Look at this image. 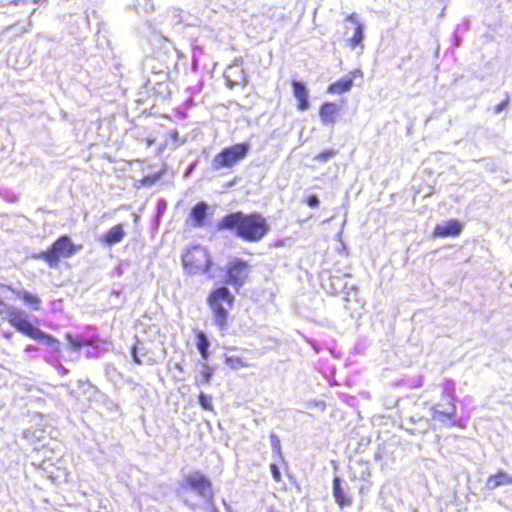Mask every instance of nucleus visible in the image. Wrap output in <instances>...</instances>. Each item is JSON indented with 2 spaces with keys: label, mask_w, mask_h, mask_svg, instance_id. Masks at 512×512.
Masks as SVG:
<instances>
[{
  "label": "nucleus",
  "mask_w": 512,
  "mask_h": 512,
  "mask_svg": "<svg viewBox=\"0 0 512 512\" xmlns=\"http://www.w3.org/2000/svg\"><path fill=\"white\" fill-rule=\"evenodd\" d=\"M363 72L360 69H354L348 73L345 77L332 82L327 87V93L332 95H341L348 92L353 86V80L355 78H362Z\"/></svg>",
  "instance_id": "nucleus-9"
},
{
  "label": "nucleus",
  "mask_w": 512,
  "mask_h": 512,
  "mask_svg": "<svg viewBox=\"0 0 512 512\" xmlns=\"http://www.w3.org/2000/svg\"><path fill=\"white\" fill-rule=\"evenodd\" d=\"M207 304L211 310L214 324L224 332L231 321L230 310L234 306L235 297L225 286L213 289L207 296Z\"/></svg>",
  "instance_id": "nucleus-3"
},
{
  "label": "nucleus",
  "mask_w": 512,
  "mask_h": 512,
  "mask_svg": "<svg viewBox=\"0 0 512 512\" xmlns=\"http://www.w3.org/2000/svg\"><path fill=\"white\" fill-rule=\"evenodd\" d=\"M250 149L248 142L236 143L229 147L223 148L217 153L212 161V168L214 170H221L224 168L231 169L246 158Z\"/></svg>",
  "instance_id": "nucleus-5"
},
{
  "label": "nucleus",
  "mask_w": 512,
  "mask_h": 512,
  "mask_svg": "<svg viewBox=\"0 0 512 512\" xmlns=\"http://www.w3.org/2000/svg\"><path fill=\"white\" fill-rule=\"evenodd\" d=\"M171 136L176 139L177 136H178V132L176 130H174L172 133H171Z\"/></svg>",
  "instance_id": "nucleus-31"
},
{
  "label": "nucleus",
  "mask_w": 512,
  "mask_h": 512,
  "mask_svg": "<svg viewBox=\"0 0 512 512\" xmlns=\"http://www.w3.org/2000/svg\"><path fill=\"white\" fill-rule=\"evenodd\" d=\"M293 96L297 99V109L305 111L310 107L308 90L304 83L292 80L291 81Z\"/></svg>",
  "instance_id": "nucleus-14"
},
{
  "label": "nucleus",
  "mask_w": 512,
  "mask_h": 512,
  "mask_svg": "<svg viewBox=\"0 0 512 512\" xmlns=\"http://www.w3.org/2000/svg\"><path fill=\"white\" fill-rule=\"evenodd\" d=\"M81 249L82 244L74 243L68 235H61L46 250L39 251L32 257L44 261L50 268L57 269L62 259L74 256Z\"/></svg>",
  "instance_id": "nucleus-4"
},
{
  "label": "nucleus",
  "mask_w": 512,
  "mask_h": 512,
  "mask_svg": "<svg viewBox=\"0 0 512 512\" xmlns=\"http://www.w3.org/2000/svg\"><path fill=\"white\" fill-rule=\"evenodd\" d=\"M224 361L225 364L232 369L247 368L250 366L243 357L235 355L227 356Z\"/></svg>",
  "instance_id": "nucleus-22"
},
{
  "label": "nucleus",
  "mask_w": 512,
  "mask_h": 512,
  "mask_svg": "<svg viewBox=\"0 0 512 512\" xmlns=\"http://www.w3.org/2000/svg\"><path fill=\"white\" fill-rule=\"evenodd\" d=\"M341 107L334 102H324L319 107V117L324 125H334L340 115Z\"/></svg>",
  "instance_id": "nucleus-11"
},
{
  "label": "nucleus",
  "mask_w": 512,
  "mask_h": 512,
  "mask_svg": "<svg viewBox=\"0 0 512 512\" xmlns=\"http://www.w3.org/2000/svg\"><path fill=\"white\" fill-rule=\"evenodd\" d=\"M507 104H508V101H507V100H505V101L501 102V103L496 107L495 111H496V112L501 111L503 108H505V107L507 106Z\"/></svg>",
  "instance_id": "nucleus-30"
},
{
  "label": "nucleus",
  "mask_w": 512,
  "mask_h": 512,
  "mask_svg": "<svg viewBox=\"0 0 512 512\" xmlns=\"http://www.w3.org/2000/svg\"><path fill=\"white\" fill-rule=\"evenodd\" d=\"M345 20L350 21L355 25L353 36L347 40V43L351 48H356L362 44L364 38L363 25L359 22L357 16L354 13L346 16Z\"/></svg>",
  "instance_id": "nucleus-15"
},
{
  "label": "nucleus",
  "mask_w": 512,
  "mask_h": 512,
  "mask_svg": "<svg viewBox=\"0 0 512 512\" xmlns=\"http://www.w3.org/2000/svg\"><path fill=\"white\" fill-rule=\"evenodd\" d=\"M131 353H132V357H133L134 362H135L136 364H139V365H140V364H142L141 359H140V358L138 357V355H137V347H136V346H133V347L131 348Z\"/></svg>",
  "instance_id": "nucleus-29"
},
{
  "label": "nucleus",
  "mask_w": 512,
  "mask_h": 512,
  "mask_svg": "<svg viewBox=\"0 0 512 512\" xmlns=\"http://www.w3.org/2000/svg\"><path fill=\"white\" fill-rule=\"evenodd\" d=\"M456 412V406L451 399H446L445 403H437L432 408V417L435 420H451Z\"/></svg>",
  "instance_id": "nucleus-13"
},
{
  "label": "nucleus",
  "mask_w": 512,
  "mask_h": 512,
  "mask_svg": "<svg viewBox=\"0 0 512 512\" xmlns=\"http://www.w3.org/2000/svg\"><path fill=\"white\" fill-rule=\"evenodd\" d=\"M0 313L6 314V319L11 326L23 335L38 341H44L51 346L56 352L60 351V341L54 336L41 331L39 328L33 326L26 318V314L19 308L13 306H5L3 300L0 298Z\"/></svg>",
  "instance_id": "nucleus-2"
},
{
  "label": "nucleus",
  "mask_w": 512,
  "mask_h": 512,
  "mask_svg": "<svg viewBox=\"0 0 512 512\" xmlns=\"http://www.w3.org/2000/svg\"><path fill=\"white\" fill-rule=\"evenodd\" d=\"M306 204L311 208H317L319 206V199L316 195H311L305 200Z\"/></svg>",
  "instance_id": "nucleus-28"
},
{
  "label": "nucleus",
  "mask_w": 512,
  "mask_h": 512,
  "mask_svg": "<svg viewBox=\"0 0 512 512\" xmlns=\"http://www.w3.org/2000/svg\"><path fill=\"white\" fill-rule=\"evenodd\" d=\"M182 264L189 274L209 272L212 266L209 253L201 246L194 245L182 256Z\"/></svg>",
  "instance_id": "nucleus-6"
},
{
  "label": "nucleus",
  "mask_w": 512,
  "mask_h": 512,
  "mask_svg": "<svg viewBox=\"0 0 512 512\" xmlns=\"http://www.w3.org/2000/svg\"><path fill=\"white\" fill-rule=\"evenodd\" d=\"M271 441H272V447H273L274 453L279 458H282L283 456H282L281 445H280L279 439L275 435H272L271 436Z\"/></svg>",
  "instance_id": "nucleus-25"
},
{
  "label": "nucleus",
  "mask_w": 512,
  "mask_h": 512,
  "mask_svg": "<svg viewBox=\"0 0 512 512\" xmlns=\"http://www.w3.org/2000/svg\"><path fill=\"white\" fill-rule=\"evenodd\" d=\"M209 206L204 201L197 202L190 210L186 222L192 228H202L207 223Z\"/></svg>",
  "instance_id": "nucleus-10"
},
{
  "label": "nucleus",
  "mask_w": 512,
  "mask_h": 512,
  "mask_svg": "<svg viewBox=\"0 0 512 512\" xmlns=\"http://www.w3.org/2000/svg\"><path fill=\"white\" fill-rule=\"evenodd\" d=\"M337 153L336 150L334 149H328V150H325V151H322L320 153H318L315 157H314V160L318 161V162H325L327 161L328 159H330L331 157L335 156Z\"/></svg>",
  "instance_id": "nucleus-24"
},
{
  "label": "nucleus",
  "mask_w": 512,
  "mask_h": 512,
  "mask_svg": "<svg viewBox=\"0 0 512 512\" xmlns=\"http://www.w3.org/2000/svg\"><path fill=\"white\" fill-rule=\"evenodd\" d=\"M333 496L336 503L341 507L348 506L352 503V497L349 496L341 487V481L338 477L333 479Z\"/></svg>",
  "instance_id": "nucleus-17"
},
{
  "label": "nucleus",
  "mask_w": 512,
  "mask_h": 512,
  "mask_svg": "<svg viewBox=\"0 0 512 512\" xmlns=\"http://www.w3.org/2000/svg\"><path fill=\"white\" fill-rule=\"evenodd\" d=\"M270 470H271L273 479L276 482H281L282 476H281V473H280V470H279L278 466L276 464L272 463V464H270Z\"/></svg>",
  "instance_id": "nucleus-27"
},
{
  "label": "nucleus",
  "mask_w": 512,
  "mask_h": 512,
  "mask_svg": "<svg viewBox=\"0 0 512 512\" xmlns=\"http://www.w3.org/2000/svg\"><path fill=\"white\" fill-rule=\"evenodd\" d=\"M196 346L201 354L203 359H207L209 357V340L203 331L196 332Z\"/></svg>",
  "instance_id": "nucleus-21"
},
{
  "label": "nucleus",
  "mask_w": 512,
  "mask_h": 512,
  "mask_svg": "<svg viewBox=\"0 0 512 512\" xmlns=\"http://www.w3.org/2000/svg\"><path fill=\"white\" fill-rule=\"evenodd\" d=\"M212 375H213V368L207 363H202V368L199 371V374L195 378V385L201 386V385L208 384L212 378Z\"/></svg>",
  "instance_id": "nucleus-20"
},
{
  "label": "nucleus",
  "mask_w": 512,
  "mask_h": 512,
  "mask_svg": "<svg viewBox=\"0 0 512 512\" xmlns=\"http://www.w3.org/2000/svg\"><path fill=\"white\" fill-rule=\"evenodd\" d=\"M249 274V263L243 259L235 258L226 265L225 283L238 289L248 280Z\"/></svg>",
  "instance_id": "nucleus-7"
},
{
  "label": "nucleus",
  "mask_w": 512,
  "mask_h": 512,
  "mask_svg": "<svg viewBox=\"0 0 512 512\" xmlns=\"http://www.w3.org/2000/svg\"><path fill=\"white\" fill-rule=\"evenodd\" d=\"M181 488L195 492L197 495H204L210 492L212 483L208 477L200 471H192L185 474L180 482Z\"/></svg>",
  "instance_id": "nucleus-8"
},
{
  "label": "nucleus",
  "mask_w": 512,
  "mask_h": 512,
  "mask_svg": "<svg viewBox=\"0 0 512 512\" xmlns=\"http://www.w3.org/2000/svg\"><path fill=\"white\" fill-rule=\"evenodd\" d=\"M218 230H234L236 235L246 242H258L270 230L266 218L260 213L244 214L232 212L218 222Z\"/></svg>",
  "instance_id": "nucleus-1"
},
{
  "label": "nucleus",
  "mask_w": 512,
  "mask_h": 512,
  "mask_svg": "<svg viewBox=\"0 0 512 512\" xmlns=\"http://www.w3.org/2000/svg\"><path fill=\"white\" fill-rule=\"evenodd\" d=\"M197 398H198V402H199L200 406L202 407V409L208 410V411L213 410L212 399L209 395H207L203 392H200L198 394Z\"/></svg>",
  "instance_id": "nucleus-23"
},
{
  "label": "nucleus",
  "mask_w": 512,
  "mask_h": 512,
  "mask_svg": "<svg viewBox=\"0 0 512 512\" xmlns=\"http://www.w3.org/2000/svg\"><path fill=\"white\" fill-rule=\"evenodd\" d=\"M125 231L123 224L112 226L101 238L102 242L111 246L123 240Z\"/></svg>",
  "instance_id": "nucleus-16"
},
{
  "label": "nucleus",
  "mask_w": 512,
  "mask_h": 512,
  "mask_svg": "<svg viewBox=\"0 0 512 512\" xmlns=\"http://www.w3.org/2000/svg\"><path fill=\"white\" fill-rule=\"evenodd\" d=\"M462 231V224L456 219H451L444 224H438L434 227L433 237L445 238L449 236H458Z\"/></svg>",
  "instance_id": "nucleus-12"
},
{
  "label": "nucleus",
  "mask_w": 512,
  "mask_h": 512,
  "mask_svg": "<svg viewBox=\"0 0 512 512\" xmlns=\"http://www.w3.org/2000/svg\"><path fill=\"white\" fill-rule=\"evenodd\" d=\"M509 484H512V476L504 471H498L487 478V487L489 489H495L501 485Z\"/></svg>",
  "instance_id": "nucleus-18"
},
{
  "label": "nucleus",
  "mask_w": 512,
  "mask_h": 512,
  "mask_svg": "<svg viewBox=\"0 0 512 512\" xmlns=\"http://www.w3.org/2000/svg\"><path fill=\"white\" fill-rule=\"evenodd\" d=\"M135 7H142L144 9H153L152 0H134Z\"/></svg>",
  "instance_id": "nucleus-26"
},
{
  "label": "nucleus",
  "mask_w": 512,
  "mask_h": 512,
  "mask_svg": "<svg viewBox=\"0 0 512 512\" xmlns=\"http://www.w3.org/2000/svg\"><path fill=\"white\" fill-rule=\"evenodd\" d=\"M12 290L17 297H19L26 305L30 306L34 310H39L41 306V299L38 295L32 294L28 291H14L12 288H9Z\"/></svg>",
  "instance_id": "nucleus-19"
}]
</instances>
